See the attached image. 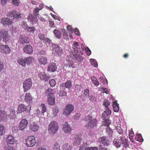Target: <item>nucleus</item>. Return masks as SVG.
<instances>
[{
    "mask_svg": "<svg viewBox=\"0 0 150 150\" xmlns=\"http://www.w3.org/2000/svg\"><path fill=\"white\" fill-rule=\"evenodd\" d=\"M90 63L93 66V67H97L98 66V64L96 62V61H95L94 59H91L90 60Z\"/></svg>",
    "mask_w": 150,
    "mask_h": 150,
    "instance_id": "nucleus-47",
    "label": "nucleus"
},
{
    "mask_svg": "<svg viewBox=\"0 0 150 150\" xmlns=\"http://www.w3.org/2000/svg\"><path fill=\"white\" fill-rule=\"evenodd\" d=\"M24 100L28 103H31L33 101V97L29 93L26 94L25 96Z\"/></svg>",
    "mask_w": 150,
    "mask_h": 150,
    "instance_id": "nucleus-21",
    "label": "nucleus"
},
{
    "mask_svg": "<svg viewBox=\"0 0 150 150\" xmlns=\"http://www.w3.org/2000/svg\"><path fill=\"white\" fill-rule=\"evenodd\" d=\"M59 125L57 122L55 121H52L49 125L48 130L50 133L54 134L58 131Z\"/></svg>",
    "mask_w": 150,
    "mask_h": 150,
    "instance_id": "nucleus-2",
    "label": "nucleus"
},
{
    "mask_svg": "<svg viewBox=\"0 0 150 150\" xmlns=\"http://www.w3.org/2000/svg\"><path fill=\"white\" fill-rule=\"evenodd\" d=\"M42 8L40 9L38 7H37L35 8L34 10V13L35 16V17H37L38 15H39L38 13H39L40 10H41Z\"/></svg>",
    "mask_w": 150,
    "mask_h": 150,
    "instance_id": "nucleus-46",
    "label": "nucleus"
},
{
    "mask_svg": "<svg viewBox=\"0 0 150 150\" xmlns=\"http://www.w3.org/2000/svg\"><path fill=\"white\" fill-rule=\"evenodd\" d=\"M45 93L47 96V97H54V91L51 88H48L45 91Z\"/></svg>",
    "mask_w": 150,
    "mask_h": 150,
    "instance_id": "nucleus-31",
    "label": "nucleus"
},
{
    "mask_svg": "<svg viewBox=\"0 0 150 150\" xmlns=\"http://www.w3.org/2000/svg\"><path fill=\"white\" fill-rule=\"evenodd\" d=\"M39 127L38 125L35 123L31 124L30 126L29 130L30 131L33 132H36L38 131Z\"/></svg>",
    "mask_w": 150,
    "mask_h": 150,
    "instance_id": "nucleus-27",
    "label": "nucleus"
},
{
    "mask_svg": "<svg viewBox=\"0 0 150 150\" xmlns=\"http://www.w3.org/2000/svg\"><path fill=\"white\" fill-rule=\"evenodd\" d=\"M0 48L1 52L5 54H8L10 53L11 51L10 48L8 46L6 45H4L1 46Z\"/></svg>",
    "mask_w": 150,
    "mask_h": 150,
    "instance_id": "nucleus-18",
    "label": "nucleus"
},
{
    "mask_svg": "<svg viewBox=\"0 0 150 150\" xmlns=\"http://www.w3.org/2000/svg\"><path fill=\"white\" fill-rule=\"evenodd\" d=\"M38 76L40 79L44 80L46 82L50 78V76L46 74L44 72L40 73L38 74Z\"/></svg>",
    "mask_w": 150,
    "mask_h": 150,
    "instance_id": "nucleus-16",
    "label": "nucleus"
},
{
    "mask_svg": "<svg viewBox=\"0 0 150 150\" xmlns=\"http://www.w3.org/2000/svg\"><path fill=\"white\" fill-rule=\"evenodd\" d=\"M7 16L11 18L13 17V18L16 20H20L21 18V14L16 11H9L6 15Z\"/></svg>",
    "mask_w": 150,
    "mask_h": 150,
    "instance_id": "nucleus-4",
    "label": "nucleus"
},
{
    "mask_svg": "<svg viewBox=\"0 0 150 150\" xmlns=\"http://www.w3.org/2000/svg\"><path fill=\"white\" fill-rule=\"evenodd\" d=\"M25 65L26 64L30 65L31 63L34 62V58L31 57H27L25 58Z\"/></svg>",
    "mask_w": 150,
    "mask_h": 150,
    "instance_id": "nucleus-29",
    "label": "nucleus"
},
{
    "mask_svg": "<svg viewBox=\"0 0 150 150\" xmlns=\"http://www.w3.org/2000/svg\"><path fill=\"white\" fill-rule=\"evenodd\" d=\"M35 137L34 136H29L26 139V145L28 147H33L36 143Z\"/></svg>",
    "mask_w": 150,
    "mask_h": 150,
    "instance_id": "nucleus-3",
    "label": "nucleus"
},
{
    "mask_svg": "<svg viewBox=\"0 0 150 150\" xmlns=\"http://www.w3.org/2000/svg\"><path fill=\"white\" fill-rule=\"evenodd\" d=\"M25 59H23L21 57H19L17 60V62L22 66H25Z\"/></svg>",
    "mask_w": 150,
    "mask_h": 150,
    "instance_id": "nucleus-33",
    "label": "nucleus"
},
{
    "mask_svg": "<svg viewBox=\"0 0 150 150\" xmlns=\"http://www.w3.org/2000/svg\"><path fill=\"white\" fill-rule=\"evenodd\" d=\"M53 33L55 36L57 38L59 39L61 37V33L60 31L57 29H55L53 31Z\"/></svg>",
    "mask_w": 150,
    "mask_h": 150,
    "instance_id": "nucleus-34",
    "label": "nucleus"
},
{
    "mask_svg": "<svg viewBox=\"0 0 150 150\" xmlns=\"http://www.w3.org/2000/svg\"><path fill=\"white\" fill-rule=\"evenodd\" d=\"M59 96H67V93L63 90L61 91L59 94Z\"/></svg>",
    "mask_w": 150,
    "mask_h": 150,
    "instance_id": "nucleus-56",
    "label": "nucleus"
},
{
    "mask_svg": "<svg viewBox=\"0 0 150 150\" xmlns=\"http://www.w3.org/2000/svg\"><path fill=\"white\" fill-rule=\"evenodd\" d=\"M49 25L50 27H54V23L53 21L51 20H49Z\"/></svg>",
    "mask_w": 150,
    "mask_h": 150,
    "instance_id": "nucleus-62",
    "label": "nucleus"
},
{
    "mask_svg": "<svg viewBox=\"0 0 150 150\" xmlns=\"http://www.w3.org/2000/svg\"><path fill=\"white\" fill-rule=\"evenodd\" d=\"M65 88L69 89L71 86V82L70 80H67L65 83Z\"/></svg>",
    "mask_w": 150,
    "mask_h": 150,
    "instance_id": "nucleus-41",
    "label": "nucleus"
},
{
    "mask_svg": "<svg viewBox=\"0 0 150 150\" xmlns=\"http://www.w3.org/2000/svg\"><path fill=\"white\" fill-rule=\"evenodd\" d=\"M62 32H64V34L63 35V38L65 40L68 39V36H67L66 32L64 30V31Z\"/></svg>",
    "mask_w": 150,
    "mask_h": 150,
    "instance_id": "nucleus-58",
    "label": "nucleus"
},
{
    "mask_svg": "<svg viewBox=\"0 0 150 150\" xmlns=\"http://www.w3.org/2000/svg\"><path fill=\"white\" fill-rule=\"evenodd\" d=\"M31 108V107L30 105L26 106L23 104H20L18 107L17 113L23 112L25 111H26V112L28 113L30 112Z\"/></svg>",
    "mask_w": 150,
    "mask_h": 150,
    "instance_id": "nucleus-5",
    "label": "nucleus"
},
{
    "mask_svg": "<svg viewBox=\"0 0 150 150\" xmlns=\"http://www.w3.org/2000/svg\"><path fill=\"white\" fill-rule=\"evenodd\" d=\"M104 120V121L103 122V124L104 125L108 126L110 125V120H108V119H107Z\"/></svg>",
    "mask_w": 150,
    "mask_h": 150,
    "instance_id": "nucleus-50",
    "label": "nucleus"
},
{
    "mask_svg": "<svg viewBox=\"0 0 150 150\" xmlns=\"http://www.w3.org/2000/svg\"><path fill=\"white\" fill-rule=\"evenodd\" d=\"M74 57L76 60L79 62H82L83 60V57L80 55L79 53L76 54L74 55Z\"/></svg>",
    "mask_w": 150,
    "mask_h": 150,
    "instance_id": "nucleus-35",
    "label": "nucleus"
},
{
    "mask_svg": "<svg viewBox=\"0 0 150 150\" xmlns=\"http://www.w3.org/2000/svg\"><path fill=\"white\" fill-rule=\"evenodd\" d=\"M15 140L12 135H9L6 139L7 143L10 144H13L15 143Z\"/></svg>",
    "mask_w": 150,
    "mask_h": 150,
    "instance_id": "nucleus-28",
    "label": "nucleus"
},
{
    "mask_svg": "<svg viewBox=\"0 0 150 150\" xmlns=\"http://www.w3.org/2000/svg\"><path fill=\"white\" fill-rule=\"evenodd\" d=\"M57 68V67L56 64L53 62L50 63L48 67V70L53 72L56 70Z\"/></svg>",
    "mask_w": 150,
    "mask_h": 150,
    "instance_id": "nucleus-26",
    "label": "nucleus"
},
{
    "mask_svg": "<svg viewBox=\"0 0 150 150\" xmlns=\"http://www.w3.org/2000/svg\"><path fill=\"white\" fill-rule=\"evenodd\" d=\"M113 143L114 146L117 148L120 147L121 145L125 148L127 147L129 145L128 140L125 137H117L114 140Z\"/></svg>",
    "mask_w": 150,
    "mask_h": 150,
    "instance_id": "nucleus-1",
    "label": "nucleus"
},
{
    "mask_svg": "<svg viewBox=\"0 0 150 150\" xmlns=\"http://www.w3.org/2000/svg\"><path fill=\"white\" fill-rule=\"evenodd\" d=\"M8 116L6 112L2 110H0V122L6 120Z\"/></svg>",
    "mask_w": 150,
    "mask_h": 150,
    "instance_id": "nucleus-24",
    "label": "nucleus"
},
{
    "mask_svg": "<svg viewBox=\"0 0 150 150\" xmlns=\"http://www.w3.org/2000/svg\"><path fill=\"white\" fill-rule=\"evenodd\" d=\"M81 44L80 42L76 41L73 42L72 48L74 49V51L76 53H79V51H81L80 50Z\"/></svg>",
    "mask_w": 150,
    "mask_h": 150,
    "instance_id": "nucleus-12",
    "label": "nucleus"
},
{
    "mask_svg": "<svg viewBox=\"0 0 150 150\" xmlns=\"http://www.w3.org/2000/svg\"><path fill=\"white\" fill-rule=\"evenodd\" d=\"M82 135L81 134L76 135L73 143L74 145L75 146L80 145L82 140Z\"/></svg>",
    "mask_w": 150,
    "mask_h": 150,
    "instance_id": "nucleus-14",
    "label": "nucleus"
},
{
    "mask_svg": "<svg viewBox=\"0 0 150 150\" xmlns=\"http://www.w3.org/2000/svg\"><path fill=\"white\" fill-rule=\"evenodd\" d=\"M102 91L103 93H105L107 94L109 93V91L108 89L105 88H103Z\"/></svg>",
    "mask_w": 150,
    "mask_h": 150,
    "instance_id": "nucleus-63",
    "label": "nucleus"
},
{
    "mask_svg": "<svg viewBox=\"0 0 150 150\" xmlns=\"http://www.w3.org/2000/svg\"><path fill=\"white\" fill-rule=\"evenodd\" d=\"M11 3L13 5L18 6L19 5L20 1L19 0H11Z\"/></svg>",
    "mask_w": 150,
    "mask_h": 150,
    "instance_id": "nucleus-43",
    "label": "nucleus"
},
{
    "mask_svg": "<svg viewBox=\"0 0 150 150\" xmlns=\"http://www.w3.org/2000/svg\"><path fill=\"white\" fill-rule=\"evenodd\" d=\"M98 141L100 144H103L104 146H108L109 144V141L105 136H102L100 137L98 139Z\"/></svg>",
    "mask_w": 150,
    "mask_h": 150,
    "instance_id": "nucleus-15",
    "label": "nucleus"
},
{
    "mask_svg": "<svg viewBox=\"0 0 150 150\" xmlns=\"http://www.w3.org/2000/svg\"><path fill=\"white\" fill-rule=\"evenodd\" d=\"M28 19L29 21L32 22L33 23H37V18L36 17H35L32 14L30 13L28 16Z\"/></svg>",
    "mask_w": 150,
    "mask_h": 150,
    "instance_id": "nucleus-22",
    "label": "nucleus"
},
{
    "mask_svg": "<svg viewBox=\"0 0 150 150\" xmlns=\"http://www.w3.org/2000/svg\"><path fill=\"white\" fill-rule=\"evenodd\" d=\"M60 145L58 143L56 142L53 146V150H60Z\"/></svg>",
    "mask_w": 150,
    "mask_h": 150,
    "instance_id": "nucleus-44",
    "label": "nucleus"
},
{
    "mask_svg": "<svg viewBox=\"0 0 150 150\" xmlns=\"http://www.w3.org/2000/svg\"><path fill=\"white\" fill-rule=\"evenodd\" d=\"M91 79L94 85L96 86H97L99 85V82L95 77L92 76Z\"/></svg>",
    "mask_w": 150,
    "mask_h": 150,
    "instance_id": "nucleus-36",
    "label": "nucleus"
},
{
    "mask_svg": "<svg viewBox=\"0 0 150 150\" xmlns=\"http://www.w3.org/2000/svg\"><path fill=\"white\" fill-rule=\"evenodd\" d=\"M38 61L40 64H45L47 63V59L45 57L41 56L38 58Z\"/></svg>",
    "mask_w": 150,
    "mask_h": 150,
    "instance_id": "nucleus-30",
    "label": "nucleus"
},
{
    "mask_svg": "<svg viewBox=\"0 0 150 150\" xmlns=\"http://www.w3.org/2000/svg\"><path fill=\"white\" fill-rule=\"evenodd\" d=\"M6 150H15V149L12 146H8L6 148Z\"/></svg>",
    "mask_w": 150,
    "mask_h": 150,
    "instance_id": "nucleus-64",
    "label": "nucleus"
},
{
    "mask_svg": "<svg viewBox=\"0 0 150 150\" xmlns=\"http://www.w3.org/2000/svg\"><path fill=\"white\" fill-rule=\"evenodd\" d=\"M85 150H98V148L96 147H87Z\"/></svg>",
    "mask_w": 150,
    "mask_h": 150,
    "instance_id": "nucleus-54",
    "label": "nucleus"
},
{
    "mask_svg": "<svg viewBox=\"0 0 150 150\" xmlns=\"http://www.w3.org/2000/svg\"><path fill=\"white\" fill-rule=\"evenodd\" d=\"M89 89L88 88H86L84 91L83 93L84 95L86 97L89 96Z\"/></svg>",
    "mask_w": 150,
    "mask_h": 150,
    "instance_id": "nucleus-55",
    "label": "nucleus"
},
{
    "mask_svg": "<svg viewBox=\"0 0 150 150\" xmlns=\"http://www.w3.org/2000/svg\"><path fill=\"white\" fill-rule=\"evenodd\" d=\"M23 50L25 52L29 54H31L33 52V47L30 45H27L24 48Z\"/></svg>",
    "mask_w": 150,
    "mask_h": 150,
    "instance_id": "nucleus-20",
    "label": "nucleus"
},
{
    "mask_svg": "<svg viewBox=\"0 0 150 150\" xmlns=\"http://www.w3.org/2000/svg\"><path fill=\"white\" fill-rule=\"evenodd\" d=\"M38 37L39 39L41 40H44L45 39V35L42 33H40L38 35Z\"/></svg>",
    "mask_w": 150,
    "mask_h": 150,
    "instance_id": "nucleus-57",
    "label": "nucleus"
},
{
    "mask_svg": "<svg viewBox=\"0 0 150 150\" xmlns=\"http://www.w3.org/2000/svg\"><path fill=\"white\" fill-rule=\"evenodd\" d=\"M41 107L42 108L41 111L42 113H44L46 111V107L45 104H42L41 105Z\"/></svg>",
    "mask_w": 150,
    "mask_h": 150,
    "instance_id": "nucleus-52",
    "label": "nucleus"
},
{
    "mask_svg": "<svg viewBox=\"0 0 150 150\" xmlns=\"http://www.w3.org/2000/svg\"><path fill=\"white\" fill-rule=\"evenodd\" d=\"M134 136V133L132 130H129V137H133Z\"/></svg>",
    "mask_w": 150,
    "mask_h": 150,
    "instance_id": "nucleus-61",
    "label": "nucleus"
},
{
    "mask_svg": "<svg viewBox=\"0 0 150 150\" xmlns=\"http://www.w3.org/2000/svg\"><path fill=\"white\" fill-rule=\"evenodd\" d=\"M12 23V19L8 18H2L1 20V23L4 25H9L11 24Z\"/></svg>",
    "mask_w": 150,
    "mask_h": 150,
    "instance_id": "nucleus-17",
    "label": "nucleus"
},
{
    "mask_svg": "<svg viewBox=\"0 0 150 150\" xmlns=\"http://www.w3.org/2000/svg\"><path fill=\"white\" fill-rule=\"evenodd\" d=\"M12 130L13 133H16L18 131L17 127L16 126H13L12 127Z\"/></svg>",
    "mask_w": 150,
    "mask_h": 150,
    "instance_id": "nucleus-60",
    "label": "nucleus"
},
{
    "mask_svg": "<svg viewBox=\"0 0 150 150\" xmlns=\"http://www.w3.org/2000/svg\"><path fill=\"white\" fill-rule=\"evenodd\" d=\"M47 102L50 105H52L55 104V98L54 97H47Z\"/></svg>",
    "mask_w": 150,
    "mask_h": 150,
    "instance_id": "nucleus-32",
    "label": "nucleus"
},
{
    "mask_svg": "<svg viewBox=\"0 0 150 150\" xmlns=\"http://www.w3.org/2000/svg\"><path fill=\"white\" fill-rule=\"evenodd\" d=\"M117 132L120 134H123V130L120 126H117L116 127Z\"/></svg>",
    "mask_w": 150,
    "mask_h": 150,
    "instance_id": "nucleus-48",
    "label": "nucleus"
},
{
    "mask_svg": "<svg viewBox=\"0 0 150 150\" xmlns=\"http://www.w3.org/2000/svg\"><path fill=\"white\" fill-rule=\"evenodd\" d=\"M4 67V65L2 62L0 61V72L3 69Z\"/></svg>",
    "mask_w": 150,
    "mask_h": 150,
    "instance_id": "nucleus-59",
    "label": "nucleus"
},
{
    "mask_svg": "<svg viewBox=\"0 0 150 150\" xmlns=\"http://www.w3.org/2000/svg\"><path fill=\"white\" fill-rule=\"evenodd\" d=\"M74 109V107L71 104L67 105L64 110L63 113L66 116H68L70 115Z\"/></svg>",
    "mask_w": 150,
    "mask_h": 150,
    "instance_id": "nucleus-10",
    "label": "nucleus"
},
{
    "mask_svg": "<svg viewBox=\"0 0 150 150\" xmlns=\"http://www.w3.org/2000/svg\"><path fill=\"white\" fill-rule=\"evenodd\" d=\"M62 129L66 134H71L72 130V128L67 122H65L62 124Z\"/></svg>",
    "mask_w": 150,
    "mask_h": 150,
    "instance_id": "nucleus-9",
    "label": "nucleus"
},
{
    "mask_svg": "<svg viewBox=\"0 0 150 150\" xmlns=\"http://www.w3.org/2000/svg\"><path fill=\"white\" fill-rule=\"evenodd\" d=\"M135 139L139 142H142L143 141V139L141 134L136 135Z\"/></svg>",
    "mask_w": 150,
    "mask_h": 150,
    "instance_id": "nucleus-37",
    "label": "nucleus"
},
{
    "mask_svg": "<svg viewBox=\"0 0 150 150\" xmlns=\"http://www.w3.org/2000/svg\"><path fill=\"white\" fill-rule=\"evenodd\" d=\"M103 105L105 107L106 109H107L108 108H109L108 107L110 105V103L108 100H104L103 102Z\"/></svg>",
    "mask_w": 150,
    "mask_h": 150,
    "instance_id": "nucleus-45",
    "label": "nucleus"
},
{
    "mask_svg": "<svg viewBox=\"0 0 150 150\" xmlns=\"http://www.w3.org/2000/svg\"><path fill=\"white\" fill-rule=\"evenodd\" d=\"M0 35L1 36V39L2 38L3 40L5 42L9 40V36L8 34V31L4 30L0 31Z\"/></svg>",
    "mask_w": 150,
    "mask_h": 150,
    "instance_id": "nucleus-13",
    "label": "nucleus"
},
{
    "mask_svg": "<svg viewBox=\"0 0 150 150\" xmlns=\"http://www.w3.org/2000/svg\"><path fill=\"white\" fill-rule=\"evenodd\" d=\"M32 84L31 79L30 78L25 80L23 83V88L24 92H27L30 88Z\"/></svg>",
    "mask_w": 150,
    "mask_h": 150,
    "instance_id": "nucleus-7",
    "label": "nucleus"
},
{
    "mask_svg": "<svg viewBox=\"0 0 150 150\" xmlns=\"http://www.w3.org/2000/svg\"><path fill=\"white\" fill-rule=\"evenodd\" d=\"M87 120L88 122L86 125L87 127L93 128L96 126L97 120L95 119H92V117L89 115L87 116Z\"/></svg>",
    "mask_w": 150,
    "mask_h": 150,
    "instance_id": "nucleus-6",
    "label": "nucleus"
},
{
    "mask_svg": "<svg viewBox=\"0 0 150 150\" xmlns=\"http://www.w3.org/2000/svg\"><path fill=\"white\" fill-rule=\"evenodd\" d=\"M111 111L109 108L106 109V111H104L102 114V116L104 120L109 119L108 115L110 114Z\"/></svg>",
    "mask_w": 150,
    "mask_h": 150,
    "instance_id": "nucleus-23",
    "label": "nucleus"
},
{
    "mask_svg": "<svg viewBox=\"0 0 150 150\" xmlns=\"http://www.w3.org/2000/svg\"><path fill=\"white\" fill-rule=\"evenodd\" d=\"M76 66L71 61L68 60L66 63L65 64L63 67L64 69L66 71L71 72L72 71V68H75Z\"/></svg>",
    "mask_w": 150,
    "mask_h": 150,
    "instance_id": "nucleus-8",
    "label": "nucleus"
},
{
    "mask_svg": "<svg viewBox=\"0 0 150 150\" xmlns=\"http://www.w3.org/2000/svg\"><path fill=\"white\" fill-rule=\"evenodd\" d=\"M63 149L64 150H69L71 149V147L69 145L68 143H66L63 146Z\"/></svg>",
    "mask_w": 150,
    "mask_h": 150,
    "instance_id": "nucleus-42",
    "label": "nucleus"
},
{
    "mask_svg": "<svg viewBox=\"0 0 150 150\" xmlns=\"http://www.w3.org/2000/svg\"><path fill=\"white\" fill-rule=\"evenodd\" d=\"M52 115L53 116H55L59 112L58 108L57 107L54 108L52 110Z\"/></svg>",
    "mask_w": 150,
    "mask_h": 150,
    "instance_id": "nucleus-38",
    "label": "nucleus"
},
{
    "mask_svg": "<svg viewBox=\"0 0 150 150\" xmlns=\"http://www.w3.org/2000/svg\"><path fill=\"white\" fill-rule=\"evenodd\" d=\"M30 41V39L26 36H21L20 38L19 43L23 44L25 43H28Z\"/></svg>",
    "mask_w": 150,
    "mask_h": 150,
    "instance_id": "nucleus-25",
    "label": "nucleus"
},
{
    "mask_svg": "<svg viewBox=\"0 0 150 150\" xmlns=\"http://www.w3.org/2000/svg\"><path fill=\"white\" fill-rule=\"evenodd\" d=\"M26 28L30 32L34 33L35 30V28L34 27H28Z\"/></svg>",
    "mask_w": 150,
    "mask_h": 150,
    "instance_id": "nucleus-51",
    "label": "nucleus"
},
{
    "mask_svg": "<svg viewBox=\"0 0 150 150\" xmlns=\"http://www.w3.org/2000/svg\"><path fill=\"white\" fill-rule=\"evenodd\" d=\"M28 120L25 119H22L19 123L18 129L19 130H23L26 128L28 125Z\"/></svg>",
    "mask_w": 150,
    "mask_h": 150,
    "instance_id": "nucleus-11",
    "label": "nucleus"
},
{
    "mask_svg": "<svg viewBox=\"0 0 150 150\" xmlns=\"http://www.w3.org/2000/svg\"><path fill=\"white\" fill-rule=\"evenodd\" d=\"M53 51L57 53L59 55H61L63 52L62 48L58 45H54L53 48Z\"/></svg>",
    "mask_w": 150,
    "mask_h": 150,
    "instance_id": "nucleus-19",
    "label": "nucleus"
},
{
    "mask_svg": "<svg viewBox=\"0 0 150 150\" xmlns=\"http://www.w3.org/2000/svg\"><path fill=\"white\" fill-rule=\"evenodd\" d=\"M5 132V128L4 126L1 124H0V136L2 135Z\"/></svg>",
    "mask_w": 150,
    "mask_h": 150,
    "instance_id": "nucleus-40",
    "label": "nucleus"
},
{
    "mask_svg": "<svg viewBox=\"0 0 150 150\" xmlns=\"http://www.w3.org/2000/svg\"><path fill=\"white\" fill-rule=\"evenodd\" d=\"M43 42L47 45L50 44L51 42V41L49 39L47 38L44 39L43 41Z\"/></svg>",
    "mask_w": 150,
    "mask_h": 150,
    "instance_id": "nucleus-53",
    "label": "nucleus"
},
{
    "mask_svg": "<svg viewBox=\"0 0 150 150\" xmlns=\"http://www.w3.org/2000/svg\"><path fill=\"white\" fill-rule=\"evenodd\" d=\"M113 109L114 112H118L119 110V104L116 103H114L113 105Z\"/></svg>",
    "mask_w": 150,
    "mask_h": 150,
    "instance_id": "nucleus-39",
    "label": "nucleus"
},
{
    "mask_svg": "<svg viewBox=\"0 0 150 150\" xmlns=\"http://www.w3.org/2000/svg\"><path fill=\"white\" fill-rule=\"evenodd\" d=\"M49 82L50 86L52 87L54 86L56 83V81L54 79L50 80Z\"/></svg>",
    "mask_w": 150,
    "mask_h": 150,
    "instance_id": "nucleus-49",
    "label": "nucleus"
}]
</instances>
